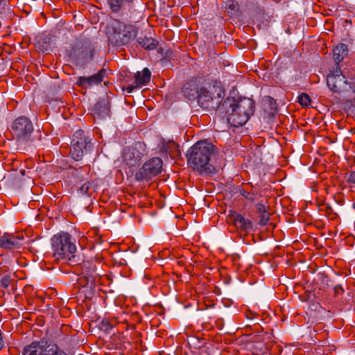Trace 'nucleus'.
Wrapping results in <instances>:
<instances>
[{"label": "nucleus", "mask_w": 355, "mask_h": 355, "mask_svg": "<svg viewBox=\"0 0 355 355\" xmlns=\"http://www.w3.org/2000/svg\"><path fill=\"white\" fill-rule=\"evenodd\" d=\"M216 151V146L207 140L196 142L187 153L189 166L201 173H211L214 171V167L211 160Z\"/></svg>", "instance_id": "f257e3e1"}, {"label": "nucleus", "mask_w": 355, "mask_h": 355, "mask_svg": "<svg viewBox=\"0 0 355 355\" xmlns=\"http://www.w3.org/2000/svg\"><path fill=\"white\" fill-rule=\"evenodd\" d=\"M221 112L227 114L228 122L234 127L241 126L248 121L254 112V101L248 98L236 101L227 98L221 105Z\"/></svg>", "instance_id": "f03ea898"}, {"label": "nucleus", "mask_w": 355, "mask_h": 355, "mask_svg": "<svg viewBox=\"0 0 355 355\" xmlns=\"http://www.w3.org/2000/svg\"><path fill=\"white\" fill-rule=\"evenodd\" d=\"M53 257L57 261L63 260L69 265L78 262L75 254L76 247L71 241V236L69 233L61 232L54 235L51 239Z\"/></svg>", "instance_id": "7ed1b4c3"}, {"label": "nucleus", "mask_w": 355, "mask_h": 355, "mask_svg": "<svg viewBox=\"0 0 355 355\" xmlns=\"http://www.w3.org/2000/svg\"><path fill=\"white\" fill-rule=\"evenodd\" d=\"M224 96V89L220 83L214 81L201 87L198 98V105L207 110H221V102Z\"/></svg>", "instance_id": "20e7f679"}, {"label": "nucleus", "mask_w": 355, "mask_h": 355, "mask_svg": "<svg viewBox=\"0 0 355 355\" xmlns=\"http://www.w3.org/2000/svg\"><path fill=\"white\" fill-rule=\"evenodd\" d=\"M137 33V31L132 25L114 19L108 26V41L114 46H121L135 38Z\"/></svg>", "instance_id": "39448f33"}, {"label": "nucleus", "mask_w": 355, "mask_h": 355, "mask_svg": "<svg viewBox=\"0 0 355 355\" xmlns=\"http://www.w3.org/2000/svg\"><path fill=\"white\" fill-rule=\"evenodd\" d=\"M73 272L79 276L78 282L83 286H94L99 282V274L96 273V266L92 261H83L71 264Z\"/></svg>", "instance_id": "423d86ee"}, {"label": "nucleus", "mask_w": 355, "mask_h": 355, "mask_svg": "<svg viewBox=\"0 0 355 355\" xmlns=\"http://www.w3.org/2000/svg\"><path fill=\"white\" fill-rule=\"evenodd\" d=\"M22 355H67L55 343L46 339L33 341L26 345Z\"/></svg>", "instance_id": "0eeeda50"}, {"label": "nucleus", "mask_w": 355, "mask_h": 355, "mask_svg": "<svg viewBox=\"0 0 355 355\" xmlns=\"http://www.w3.org/2000/svg\"><path fill=\"white\" fill-rule=\"evenodd\" d=\"M90 150V141L85 137L83 130H76L71 140V157L76 161H80L83 159L84 155Z\"/></svg>", "instance_id": "6e6552de"}, {"label": "nucleus", "mask_w": 355, "mask_h": 355, "mask_svg": "<svg viewBox=\"0 0 355 355\" xmlns=\"http://www.w3.org/2000/svg\"><path fill=\"white\" fill-rule=\"evenodd\" d=\"M144 154L145 145L141 142L135 143L132 146L124 149L123 162L130 169L134 168L141 164V158Z\"/></svg>", "instance_id": "1a4fd4ad"}, {"label": "nucleus", "mask_w": 355, "mask_h": 355, "mask_svg": "<svg viewBox=\"0 0 355 355\" xmlns=\"http://www.w3.org/2000/svg\"><path fill=\"white\" fill-rule=\"evenodd\" d=\"M162 160L159 157H153L148 160L135 174L137 181L148 180L161 173Z\"/></svg>", "instance_id": "9d476101"}, {"label": "nucleus", "mask_w": 355, "mask_h": 355, "mask_svg": "<svg viewBox=\"0 0 355 355\" xmlns=\"http://www.w3.org/2000/svg\"><path fill=\"white\" fill-rule=\"evenodd\" d=\"M328 87L334 93L340 94L345 90L347 87L351 84L347 80L345 76L341 71L340 67L336 66L330 71L327 77Z\"/></svg>", "instance_id": "9b49d317"}, {"label": "nucleus", "mask_w": 355, "mask_h": 355, "mask_svg": "<svg viewBox=\"0 0 355 355\" xmlns=\"http://www.w3.org/2000/svg\"><path fill=\"white\" fill-rule=\"evenodd\" d=\"M12 130L17 140L28 141L33 131V125L28 117L22 116L14 121Z\"/></svg>", "instance_id": "f8f14e48"}, {"label": "nucleus", "mask_w": 355, "mask_h": 355, "mask_svg": "<svg viewBox=\"0 0 355 355\" xmlns=\"http://www.w3.org/2000/svg\"><path fill=\"white\" fill-rule=\"evenodd\" d=\"M230 222L240 231L248 233L253 230L252 222L235 211H230L227 216Z\"/></svg>", "instance_id": "ddd939ff"}, {"label": "nucleus", "mask_w": 355, "mask_h": 355, "mask_svg": "<svg viewBox=\"0 0 355 355\" xmlns=\"http://www.w3.org/2000/svg\"><path fill=\"white\" fill-rule=\"evenodd\" d=\"M107 71L105 69H101L97 73L90 76H80L78 78L77 84L82 87H90L101 83L107 76Z\"/></svg>", "instance_id": "4468645a"}, {"label": "nucleus", "mask_w": 355, "mask_h": 355, "mask_svg": "<svg viewBox=\"0 0 355 355\" xmlns=\"http://www.w3.org/2000/svg\"><path fill=\"white\" fill-rule=\"evenodd\" d=\"M201 87L198 80H191L186 83L182 89L184 97L189 100H196L199 97Z\"/></svg>", "instance_id": "2eb2a0df"}, {"label": "nucleus", "mask_w": 355, "mask_h": 355, "mask_svg": "<svg viewBox=\"0 0 355 355\" xmlns=\"http://www.w3.org/2000/svg\"><path fill=\"white\" fill-rule=\"evenodd\" d=\"M95 119H103L110 116V102L107 98H103L96 103L92 109Z\"/></svg>", "instance_id": "dca6fc26"}, {"label": "nucleus", "mask_w": 355, "mask_h": 355, "mask_svg": "<svg viewBox=\"0 0 355 355\" xmlns=\"http://www.w3.org/2000/svg\"><path fill=\"white\" fill-rule=\"evenodd\" d=\"M151 72L148 68H144L141 72H137L135 77V85H131L127 87L128 93H132L134 89L141 87L142 85H146L150 80Z\"/></svg>", "instance_id": "f3484780"}, {"label": "nucleus", "mask_w": 355, "mask_h": 355, "mask_svg": "<svg viewBox=\"0 0 355 355\" xmlns=\"http://www.w3.org/2000/svg\"><path fill=\"white\" fill-rule=\"evenodd\" d=\"M21 238L12 234L5 233L0 237V247L6 249H12L20 245Z\"/></svg>", "instance_id": "a211bd4d"}, {"label": "nucleus", "mask_w": 355, "mask_h": 355, "mask_svg": "<svg viewBox=\"0 0 355 355\" xmlns=\"http://www.w3.org/2000/svg\"><path fill=\"white\" fill-rule=\"evenodd\" d=\"M239 193L250 202L257 199V192L254 190L250 182L243 184L239 189Z\"/></svg>", "instance_id": "6ab92c4d"}, {"label": "nucleus", "mask_w": 355, "mask_h": 355, "mask_svg": "<svg viewBox=\"0 0 355 355\" xmlns=\"http://www.w3.org/2000/svg\"><path fill=\"white\" fill-rule=\"evenodd\" d=\"M162 151H164L166 153L168 154V155L172 159H175L180 155L179 146L173 141H168L166 143H164L162 147Z\"/></svg>", "instance_id": "aec40b11"}, {"label": "nucleus", "mask_w": 355, "mask_h": 355, "mask_svg": "<svg viewBox=\"0 0 355 355\" xmlns=\"http://www.w3.org/2000/svg\"><path fill=\"white\" fill-rule=\"evenodd\" d=\"M94 56V49L88 46H85L78 52L77 62L80 64H85L92 60Z\"/></svg>", "instance_id": "412c9836"}, {"label": "nucleus", "mask_w": 355, "mask_h": 355, "mask_svg": "<svg viewBox=\"0 0 355 355\" xmlns=\"http://www.w3.org/2000/svg\"><path fill=\"white\" fill-rule=\"evenodd\" d=\"M334 59L336 62L337 66L348 53L347 46L343 43H340L336 45L333 51Z\"/></svg>", "instance_id": "4be33fe9"}, {"label": "nucleus", "mask_w": 355, "mask_h": 355, "mask_svg": "<svg viewBox=\"0 0 355 355\" xmlns=\"http://www.w3.org/2000/svg\"><path fill=\"white\" fill-rule=\"evenodd\" d=\"M137 42L141 47L146 50H153L157 45V42L155 39L146 36L139 37Z\"/></svg>", "instance_id": "5701e85b"}, {"label": "nucleus", "mask_w": 355, "mask_h": 355, "mask_svg": "<svg viewBox=\"0 0 355 355\" xmlns=\"http://www.w3.org/2000/svg\"><path fill=\"white\" fill-rule=\"evenodd\" d=\"M110 10L113 12H118L126 5L132 3L134 0H107Z\"/></svg>", "instance_id": "b1692460"}, {"label": "nucleus", "mask_w": 355, "mask_h": 355, "mask_svg": "<svg viewBox=\"0 0 355 355\" xmlns=\"http://www.w3.org/2000/svg\"><path fill=\"white\" fill-rule=\"evenodd\" d=\"M80 192L83 195H91L92 192L94 191V187L93 186V182L87 181L85 182L79 189Z\"/></svg>", "instance_id": "393cba45"}, {"label": "nucleus", "mask_w": 355, "mask_h": 355, "mask_svg": "<svg viewBox=\"0 0 355 355\" xmlns=\"http://www.w3.org/2000/svg\"><path fill=\"white\" fill-rule=\"evenodd\" d=\"M297 102L302 106H308L311 103V98L307 94L302 93L299 96Z\"/></svg>", "instance_id": "a878e982"}, {"label": "nucleus", "mask_w": 355, "mask_h": 355, "mask_svg": "<svg viewBox=\"0 0 355 355\" xmlns=\"http://www.w3.org/2000/svg\"><path fill=\"white\" fill-rule=\"evenodd\" d=\"M269 215L270 214L267 211L264 213H261L259 216V225L263 226L266 225L270 220Z\"/></svg>", "instance_id": "bb28decb"}, {"label": "nucleus", "mask_w": 355, "mask_h": 355, "mask_svg": "<svg viewBox=\"0 0 355 355\" xmlns=\"http://www.w3.org/2000/svg\"><path fill=\"white\" fill-rule=\"evenodd\" d=\"M256 207H257V212L259 214L264 213V212L267 211L266 203L263 202L262 200L257 204Z\"/></svg>", "instance_id": "cd10ccee"}, {"label": "nucleus", "mask_w": 355, "mask_h": 355, "mask_svg": "<svg viewBox=\"0 0 355 355\" xmlns=\"http://www.w3.org/2000/svg\"><path fill=\"white\" fill-rule=\"evenodd\" d=\"M334 293L336 295H342L344 293V289L340 285H336L334 287Z\"/></svg>", "instance_id": "c85d7f7f"}, {"label": "nucleus", "mask_w": 355, "mask_h": 355, "mask_svg": "<svg viewBox=\"0 0 355 355\" xmlns=\"http://www.w3.org/2000/svg\"><path fill=\"white\" fill-rule=\"evenodd\" d=\"M347 182L355 184V171H352L347 178Z\"/></svg>", "instance_id": "c756f323"}, {"label": "nucleus", "mask_w": 355, "mask_h": 355, "mask_svg": "<svg viewBox=\"0 0 355 355\" xmlns=\"http://www.w3.org/2000/svg\"><path fill=\"white\" fill-rule=\"evenodd\" d=\"M6 1V0H0V6L3 4V3Z\"/></svg>", "instance_id": "7c9ffc66"}, {"label": "nucleus", "mask_w": 355, "mask_h": 355, "mask_svg": "<svg viewBox=\"0 0 355 355\" xmlns=\"http://www.w3.org/2000/svg\"><path fill=\"white\" fill-rule=\"evenodd\" d=\"M20 172H21V173L22 175H24V170H22V171H21Z\"/></svg>", "instance_id": "2f4dec72"}, {"label": "nucleus", "mask_w": 355, "mask_h": 355, "mask_svg": "<svg viewBox=\"0 0 355 355\" xmlns=\"http://www.w3.org/2000/svg\"><path fill=\"white\" fill-rule=\"evenodd\" d=\"M230 8H234V5H233V4L230 5Z\"/></svg>", "instance_id": "473e14b6"}]
</instances>
